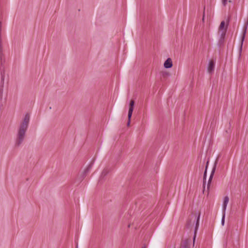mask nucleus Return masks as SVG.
I'll return each mask as SVG.
<instances>
[{
  "mask_svg": "<svg viewBox=\"0 0 248 248\" xmlns=\"http://www.w3.org/2000/svg\"><path fill=\"white\" fill-rule=\"evenodd\" d=\"M200 217V213H199L198 214H195L191 215L188 219L187 220L186 226L187 228H190L192 227L194 224L195 223V227L194 230V233L195 235L193 238L194 241H195L196 233L198 230L199 226V220Z\"/></svg>",
  "mask_w": 248,
  "mask_h": 248,
  "instance_id": "2",
  "label": "nucleus"
},
{
  "mask_svg": "<svg viewBox=\"0 0 248 248\" xmlns=\"http://www.w3.org/2000/svg\"><path fill=\"white\" fill-rule=\"evenodd\" d=\"M164 66L166 68H170L172 66V62L170 58H168L164 62Z\"/></svg>",
  "mask_w": 248,
  "mask_h": 248,
  "instance_id": "11",
  "label": "nucleus"
},
{
  "mask_svg": "<svg viewBox=\"0 0 248 248\" xmlns=\"http://www.w3.org/2000/svg\"><path fill=\"white\" fill-rule=\"evenodd\" d=\"M229 2H232V1L230 0H229Z\"/></svg>",
  "mask_w": 248,
  "mask_h": 248,
  "instance_id": "20",
  "label": "nucleus"
},
{
  "mask_svg": "<svg viewBox=\"0 0 248 248\" xmlns=\"http://www.w3.org/2000/svg\"><path fill=\"white\" fill-rule=\"evenodd\" d=\"M227 0H222V4L223 5L225 6H226V4H227Z\"/></svg>",
  "mask_w": 248,
  "mask_h": 248,
  "instance_id": "18",
  "label": "nucleus"
},
{
  "mask_svg": "<svg viewBox=\"0 0 248 248\" xmlns=\"http://www.w3.org/2000/svg\"><path fill=\"white\" fill-rule=\"evenodd\" d=\"M189 242L188 239L185 240L182 242L180 248H189Z\"/></svg>",
  "mask_w": 248,
  "mask_h": 248,
  "instance_id": "13",
  "label": "nucleus"
},
{
  "mask_svg": "<svg viewBox=\"0 0 248 248\" xmlns=\"http://www.w3.org/2000/svg\"><path fill=\"white\" fill-rule=\"evenodd\" d=\"M30 120V114L27 113L19 126L15 142L16 147L20 146L23 142L25 138L26 133L29 126Z\"/></svg>",
  "mask_w": 248,
  "mask_h": 248,
  "instance_id": "1",
  "label": "nucleus"
},
{
  "mask_svg": "<svg viewBox=\"0 0 248 248\" xmlns=\"http://www.w3.org/2000/svg\"><path fill=\"white\" fill-rule=\"evenodd\" d=\"M209 159H208L207 161L206 162V166H205V170H204V173H203V189H204L205 188V183H206V175H207V168H208V164H209Z\"/></svg>",
  "mask_w": 248,
  "mask_h": 248,
  "instance_id": "10",
  "label": "nucleus"
},
{
  "mask_svg": "<svg viewBox=\"0 0 248 248\" xmlns=\"http://www.w3.org/2000/svg\"><path fill=\"white\" fill-rule=\"evenodd\" d=\"M229 201V197L228 196L225 197L223 203V212H225V210L226 209L227 205V204L228 203Z\"/></svg>",
  "mask_w": 248,
  "mask_h": 248,
  "instance_id": "14",
  "label": "nucleus"
},
{
  "mask_svg": "<svg viewBox=\"0 0 248 248\" xmlns=\"http://www.w3.org/2000/svg\"><path fill=\"white\" fill-rule=\"evenodd\" d=\"M220 34V38L218 40L217 45L219 47H221L224 45L225 37L226 35V31H224L221 33H218Z\"/></svg>",
  "mask_w": 248,
  "mask_h": 248,
  "instance_id": "8",
  "label": "nucleus"
},
{
  "mask_svg": "<svg viewBox=\"0 0 248 248\" xmlns=\"http://www.w3.org/2000/svg\"><path fill=\"white\" fill-rule=\"evenodd\" d=\"M109 170L108 168H105L102 171L101 176H100V180L103 179L105 176H106L109 172Z\"/></svg>",
  "mask_w": 248,
  "mask_h": 248,
  "instance_id": "15",
  "label": "nucleus"
},
{
  "mask_svg": "<svg viewBox=\"0 0 248 248\" xmlns=\"http://www.w3.org/2000/svg\"><path fill=\"white\" fill-rule=\"evenodd\" d=\"M94 161L93 160L90 164L88 165V166L87 167V168L84 170L82 174L81 175L80 177V181H81L83 180V179L86 177L87 174L90 171L93 164Z\"/></svg>",
  "mask_w": 248,
  "mask_h": 248,
  "instance_id": "7",
  "label": "nucleus"
},
{
  "mask_svg": "<svg viewBox=\"0 0 248 248\" xmlns=\"http://www.w3.org/2000/svg\"><path fill=\"white\" fill-rule=\"evenodd\" d=\"M1 22L0 21V61H1V66L0 67V74H1V87H3L4 80L5 77V70L4 67L2 63L3 54V47L1 44Z\"/></svg>",
  "mask_w": 248,
  "mask_h": 248,
  "instance_id": "3",
  "label": "nucleus"
},
{
  "mask_svg": "<svg viewBox=\"0 0 248 248\" xmlns=\"http://www.w3.org/2000/svg\"><path fill=\"white\" fill-rule=\"evenodd\" d=\"M225 215V212H223V216H222V220H221L222 225H223L224 223Z\"/></svg>",
  "mask_w": 248,
  "mask_h": 248,
  "instance_id": "17",
  "label": "nucleus"
},
{
  "mask_svg": "<svg viewBox=\"0 0 248 248\" xmlns=\"http://www.w3.org/2000/svg\"><path fill=\"white\" fill-rule=\"evenodd\" d=\"M248 25V19H247V21L245 22L244 27H243V32H242V35L241 38V43H240V48H239L240 54L241 53L242 50V46H243V42H244L245 38V35H246V33L247 32Z\"/></svg>",
  "mask_w": 248,
  "mask_h": 248,
  "instance_id": "5",
  "label": "nucleus"
},
{
  "mask_svg": "<svg viewBox=\"0 0 248 248\" xmlns=\"http://www.w3.org/2000/svg\"><path fill=\"white\" fill-rule=\"evenodd\" d=\"M215 65V61L213 60H210L209 62L207 67V70L209 73L212 74L214 71Z\"/></svg>",
  "mask_w": 248,
  "mask_h": 248,
  "instance_id": "9",
  "label": "nucleus"
},
{
  "mask_svg": "<svg viewBox=\"0 0 248 248\" xmlns=\"http://www.w3.org/2000/svg\"><path fill=\"white\" fill-rule=\"evenodd\" d=\"M141 248H146V246L145 245H144Z\"/></svg>",
  "mask_w": 248,
  "mask_h": 248,
  "instance_id": "19",
  "label": "nucleus"
},
{
  "mask_svg": "<svg viewBox=\"0 0 248 248\" xmlns=\"http://www.w3.org/2000/svg\"><path fill=\"white\" fill-rule=\"evenodd\" d=\"M78 248V245L77 246V248Z\"/></svg>",
  "mask_w": 248,
  "mask_h": 248,
  "instance_id": "22",
  "label": "nucleus"
},
{
  "mask_svg": "<svg viewBox=\"0 0 248 248\" xmlns=\"http://www.w3.org/2000/svg\"><path fill=\"white\" fill-rule=\"evenodd\" d=\"M135 106V101L133 100H131L129 103V110L128 113V122L127 123V125L129 126L130 124V120L131 119L132 113L134 110Z\"/></svg>",
  "mask_w": 248,
  "mask_h": 248,
  "instance_id": "4",
  "label": "nucleus"
},
{
  "mask_svg": "<svg viewBox=\"0 0 248 248\" xmlns=\"http://www.w3.org/2000/svg\"><path fill=\"white\" fill-rule=\"evenodd\" d=\"M161 75L163 78H166L169 76V73L167 72H162Z\"/></svg>",
  "mask_w": 248,
  "mask_h": 248,
  "instance_id": "16",
  "label": "nucleus"
},
{
  "mask_svg": "<svg viewBox=\"0 0 248 248\" xmlns=\"http://www.w3.org/2000/svg\"><path fill=\"white\" fill-rule=\"evenodd\" d=\"M218 157H217V158L216 159V161H215V163H214V166L213 167L211 173L210 175L209 179L208 180V184H207V189H209V188L210 187V184L211 183L212 179H213L214 175L215 174V171H216V168H217V162H218Z\"/></svg>",
  "mask_w": 248,
  "mask_h": 248,
  "instance_id": "6",
  "label": "nucleus"
},
{
  "mask_svg": "<svg viewBox=\"0 0 248 248\" xmlns=\"http://www.w3.org/2000/svg\"><path fill=\"white\" fill-rule=\"evenodd\" d=\"M204 15L203 14V19L204 18Z\"/></svg>",
  "mask_w": 248,
  "mask_h": 248,
  "instance_id": "21",
  "label": "nucleus"
},
{
  "mask_svg": "<svg viewBox=\"0 0 248 248\" xmlns=\"http://www.w3.org/2000/svg\"><path fill=\"white\" fill-rule=\"evenodd\" d=\"M227 26H225V22L224 21H222L219 27L218 33H221L222 31H227Z\"/></svg>",
  "mask_w": 248,
  "mask_h": 248,
  "instance_id": "12",
  "label": "nucleus"
}]
</instances>
